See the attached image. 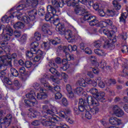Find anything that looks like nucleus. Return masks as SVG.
<instances>
[{"mask_svg": "<svg viewBox=\"0 0 128 128\" xmlns=\"http://www.w3.org/2000/svg\"><path fill=\"white\" fill-rule=\"evenodd\" d=\"M22 4L18 6H14L10 9L9 12L11 16H6L2 18V22L8 24L10 20H12L14 16H17L18 20L24 22L26 24L29 28H32L34 26L33 20H36V16L38 14V11L36 10H33L28 12V14L18 12L20 10H26L32 8H36L38 4V0H24L21 1Z\"/></svg>", "mask_w": 128, "mask_h": 128, "instance_id": "obj_1", "label": "nucleus"}, {"mask_svg": "<svg viewBox=\"0 0 128 128\" xmlns=\"http://www.w3.org/2000/svg\"><path fill=\"white\" fill-rule=\"evenodd\" d=\"M52 112V109L47 110V112L46 111L42 112V115L40 116V120L43 126H54V124H58L59 122H62V120L60 118L56 116V115L51 114Z\"/></svg>", "mask_w": 128, "mask_h": 128, "instance_id": "obj_2", "label": "nucleus"}, {"mask_svg": "<svg viewBox=\"0 0 128 128\" xmlns=\"http://www.w3.org/2000/svg\"><path fill=\"white\" fill-rule=\"evenodd\" d=\"M52 6L48 5L47 6L48 13L46 14L45 20L46 22L52 20L54 22L56 20L54 19V17L52 16V14L53 16H58V14H60L58 8L64 6V3L60 4L56 0H52Z\"/></svg>", "mask_w": 128, "mask_h": 128, "instance_id": "obj_3", "label": "nucleus"}, {"mask_svg": "<svg viewBox=\"0 0 128 128\" xmlns=\"http://www.w3.org/2000/svg\"><path fill=\"white\" fill-rule=\"evenodd\" d=\"M102 42H105L104 46L106 48H114V45L112 44H114L116 42V38H112L110 42H108V40L106 37H102L100 40L94 41L93 42V46H94V48H100L102 46ZM110 42L112 44H110Z\"/></svg>", "mask_w": 128, "mask_h": 128, "instance_id": "obj_4", "label": "nucleus"}, {"mask_svg": "<svg viewBox=\"0 0 128 128\" xmlns=\"http://www.w3.org/2000/svg\"><path fill=\"white\" fill-rule=\"evenodd\" d=\"M16 56V53H14L12 55L9 54L8 56H0V70H2V68H4L2 64L12 66V58L14 60Z\"/></svg>", "mask_w": 128, "mask_h": 128, "instance_id": "obj_5", "label": "nucleus"}, {"mask_svg": "<svg viewBox=\"0 0 128 128\" xmlns=\"http://www.w3.org/2000/svg\"><path fill=\"white\" fill-rule=\"evenodd\" d=\"M32 48L30 49V51H26V55L27 58H32L34 54H42V52L38 48V42H34L32 44Z\"/></svg>", "mask_w": 128, "mask_h": 128, "instance_id": "obj_6", "label": "nucleus"}, {"mask_svg": "<svg viewBox=\"0 0 128 128\" xmlns=\"http://www.w3.org/2000/svg\"><path fill=\"white\" fill-rule=\"evenodd\" d=\"M36 96V93L34 92H31L26 94V97L29 100H25L24 102L27 106L32 107L34 106L35 104H38V101L34 98Z\"/></svg>", "mask_w": 128, "mask_h": 128, "instance_id": "obj_7", "label": "nucleus"}, {"mask_svg": "<svg viewBox=\"0 0 128 128\" xmlns=\"http://www.w3.org/2000/svg\"><path fill=\"white\" fill-rule=\"evenodd\" d=\"M92 20L89 22V24L91 26H101V28L103 26L104 28H106V24H109V26L112 24V22L110 21V20H106V22L100 21L99 22L94 16Z\"/></svg>", "mask_w": 128, "mask_h": 128, "instance_id": "obj_8", "label": "nucleus"}, {"mask_svg": "<svg viewBox=\"0 0 128 128\" xmlns=\"http://www.w3.org/2000/svg\"><path fill=\"white\" fill-rule=\"evenodd\" d=\"M74 12L76 14H78L79 16H82V20L84 22H86V20H90L92 18H94V16H91L90 14L86 12V10L84 8H75Z\"/></svg>", "mask_w": 128, "mask_h": 128, "instance_id": "obj_9", "label": "nucleus"}, {"mask_svg": "<svg viewBox=\"0 0 128 128\" xmlns=\"http://www.w3.org/2000/svg\"><path fill=\"white\" fill-rule=\"evenodd\" d=\"M90 108V106L88 105L85 100L80 98L78 103V109L80 112H84V110H88Z\"/></svg>", "mask_w": 128, "mask_h": 128, "instance_id": "obj_10", "label": "nucleus"}, {"mask_svg": "<svg viewBox=\"0 0 128 128\" xmlns=\"http://www.w3.org/2000/svg\"><path fill=\"white\" fill-rule=\"evenodd\" d=\"M67 6H75V8H82V6H78V4H84V2H88V0H73V2H72L71 0H66Z\"/></svg>", "mask_w": 128, "mask_h": 128, "instance_id": "obj_11", "label": "nucleus"}, {"mask_svg": "<svg viewBox=\"0 0 128 128\" xmlns=\"http://www.w3.org/2000/svg\"><path fill=\"white\" fill-rule=\"evenodd\" d=\"M85 101L86 102L87 106H98L100 104L98 98L94 97L89 96Z\"/></svg>", "mask_w": 128, "mask_h": 128, "instance_id": "obj_12", "label": "nucleus"}, {"mask_svg": "<svg viewBox=\"0 0 128 128\" xmlns=\"http://www.w3.org/2000/svg\"><path fill=\"white\" fill-rule=\"evenodd\" d=\"M53 24L54 26H56V32H60L62 34L64 32V25L60 23V20L58 18H56V20L53 22Z\"/></svg>", "mask_w": 128, "mask_h": 128, "instance_id": "obj_13", "label": "nucleus"}, {"mask_svg": "<svg viewBox=\"0 0 128 128\" xmlns=\"http://www.w3.org/2000/svg\"><path fill=\"white\" fill-rule=\"evenodd\" d=\"M112 111L118 118H122L124 114V112L118 106H115L112 108Z\"/></svg>", "mask_w": 128, "mask_h": 128, "instance_id": "obj_14", "label": "nucleus"}, {"mask_svg": "<svg viewBox=\"0 0 128 128\" xmlns=\"http://www.w3.org/2000/svg\"><path fill=\"white\" fill-rule=\"evenodd\" d=\"M20 86H22L20 82L18 80H14L12 82L11 85L8 86V88L10 90H16L20 88Z\"/></svg>", "mask_w": 128, "mask_h": 128, "instance_id": "obj_15", "label": "nucleus"}, {"mask_svg": "<svg viewBox=\"0 0 128 128\" xmlns=\"http://www.w3.org/2000/svg\"><path fill=\"white\" fill-rule=\"evenodd\" d=\"M48 98V91L42 88L40 89V92L37 94L38 100H44Z\"/></svg>", "mask_w": 128, "mask_h": 128, "instance_id": "obj_16", "label": "nucleus"}, {"mask_svg": "<svg viewBox=\"0 0 128 128\" xmlns=\"http://www.w3.org/2000/svg\"><path fill=\"white\" fill-rule=\"evenodd\" d=\"M109 122L114 126L120 125L122 124V120L115 117L110 118L109 120Z\"/></svg>", "mask_w": 128, "mask_h": 128, "instance_id": "obj_17", "label": "nucleus"}, {"mask_svg": "<svg viewBox=\"0 0 128 128\" xmlns=\"http://www.w3.org/2000/svg\"><path fill=\"white\" fill-rule=\"evenodd\" d=\"M12 116L11 114H8L5 118L1 119L0 124H10V122L12 120Z\"/></svg>", "mask_w": 128, "mask_h": 128, "instance_id": "obj_18", "label": "nucleus"}, {"mask_svg": "<svg viewBox=\"0 0 128 128\" xmlns=\"http://www.w3.org/2000/svg\"><path fill=\"white\" fill-rule=\"evenodd\" d=\"M66 90L68 92V96L69 98H72L74 96V92H72V86L70 84H68L66 85Z\"/></svg>", "mask_w": 128, "mask_h": 128, "instance_id": "obj_19", "label": "nucleus"}, {"mask_svg": "<svg viewBox=\"0 0 128 128\" xmlns=\"http://www.w3.org/2000/svg\"><path fill=\"white\" fill-rule=\"evenodd\" d=\"M48 76L45 74L44 77L40 80V82L42 84H43L45 88H47L49 90H52V86H50V84L46 82V80H48Z\"/></svg>", "mask_w": 128, "mask_h": 128, "instance_id": "obj_20", "label": "nucleus"}, {"mask_svg": "<svg viewBox=\"0 0 128 128\" xmlns=\"http://www.w3.org/2000/svg\"><path fill=\"white\" fill-rule=\"evenodd\" d=\"M72 111L70 109H65L64 110H60L58 115L61 118H64V116H68V114H70Z\"/></svg>", "mask_w": 128, "mask_h": 128, "instance_id": "obj_21", "label": "nucleus"}, {"mask_svg": "<svg viewBox=\"0 0 128 128\" xmlns=\"http://www.w3.org/2000/svg\"><path fill=\"white\" fill-rule=\"evenodd\" d=\"M62 64L64 66L62 67H60L61 70H66L68 68H70V64L68 63L66 59H63L62 60Z\"/></svg>", "mask_w": 128, "mask_h": 128, "instance_id": "obj_22", "label": "nucleus"}, {"mask_svg": "<svg viewBox=\"0 0 128 128\" xmlns=\"http://www.w3.org/2000/svg\"><path fill=\"white\" fill-rule=\"evenodd\" d=\"M94 52L96 54L100 56H106V53L102 50L95 49Z\"/></svg>", "mask_w": 128, "mask_h": 128, "instance_id": "obj_23", "label": "nucleus"}, {"mask_svg": "<svg viewBox=\"0 0 128 128\" xmlns=\"http://www.w3.org/2000/svg\"><path fill=\"white\" fill-rule=\"evenodd\" d=\"M105 96H106V94L104 92H100L98 93V94L96 96V98L100 102H104L102 100H104V98Z\"/></svg>", "mask_w": 128, "mask_h": 128, "instance_id": "obj_24", "label": "nucleus"}, {"mask_svg": "<svg viewBox=\"0 0 128 128\" xmlns=\"http://www.w3.org/2000/svg\"><path fill=\"white\" fill-rule=\"evenodd\" d=\"M65 34L68 36V40H74V33L70 30H67L65 31Z\"/></svg>", "mask_w": 128, "mask_h": 128, "instance_id": "obj_25", "label": "nucleus"}, {"mask_svg": "<svg viewBox=\"0 0 128 128\" xmlns=\"http://www.w3.org/2000/svg\"><path fill=\"white\" fill-rule=\"evenodd\" d=\"M14 28L16 30H22L24 28V24L22 22H18L14 25Z\"/></svg>", "mask_w": 128, "mask_h": 128, "instance_id": "obj_26", "label": "nucleus"}, {"mask_svg": "<svg viewBox=\"0 0 128 128\" xmlns=\"http://www.w3.org/2000/svg\"><path fill=\"white\" fill-rule=\"evenodd\" d=\"M88 110H90L92 114H98V112H100V109H98V108L96 106H94V107L90 106V108Z\"/></svg>", "mask_w": 128, "mask_h": 128, "instance_id": "obj_27", "label": "nucleus"}, {"mask_svg": "<svg viewBox=\"0 0 128 128\" xmlns=\"http://www.w3.org/2000/svg\"><path fill=\"white\" fill-rule=\"evenodd\" d=\"M126 18H128V13H122L120 18V22H123V24H126Z\"/></svg>", "mask_w": 128, "mask_h": 128, "instance_id": "obj_28", "label": "nucleus"}, {"mask_svg": "<svg viewBox=\"0 0 128 128\" xmlns=\"http://www.w3.org/2000/svg\"><path fill=\"white\" fill-rule=\"evenodd\" d=\"M50 80L56 84H60V82H62V80L56 77V76H50Z\"/></svg>", "mask_w": 128, "mask_h": 128, "instance_id": "obj_29", "label": "nucleus"}, {"mask_svg": "<svg viewBox=\"0 0 128 128\" xmlns=\"http://www.w3.org/2000/svg\"><path fill=\"white\" fill-rule=\"evenodd\" d=\"M42 30L44 32V34H52L50 33V31L48 30V25L46 24H44L42 26Z\"/></svg>", "mask_w": 128, "mask_h": 128, "instance_id": "obj_30", "label": "nucleus"}, {"mask_svg": "<svg viewBox=\"0 0 128 128\" xmlns=\"http://www.w3.org/2000/svg\"><path fill=\"white\" fill-rule=\"evenodd\" d=\"M36 54V56L34 58V59L33 60V62H40V60L42 58V54H44V52H42V54Z\"/></svg>", "mask_w": 128, "mask_h": 128, "instance_id": "obj_31", "label": "nucleus"}, {"mask_svg": "<svg viewBox=\"0 0 128 128\" xmlns=\"http://www.w3.org/2000/svg\"><path fill=\"white\" fill-rule=\"evenodd\" d=\"M90 60L93 66H98V62H96V58L94 56H91L90 57Z\"/></svg>", "mask_w": 128, "mask_h": 128, "instance_id": "obj_32", "label": "nucleus"}, {"mask_svg": "<svg viewBox=\"0 0 128 128\" xmlns=\"http://www.w3.org/2000/svg\"><path fill=\"white\" fill-rule=\"evenodd\" d=\"M112 4L114 6L115 10H120V8H122V6H120V4H118V2L116 0H114L113 1Z\"/></svg>", "mask_w": 128, "mask_h": 128, "instance_id": "obj_33", "label": "nucleus"}, {"mask_svg": "<svg viewBox=\"0 0 128 128\" xmlns=\"http://www.w3.org/2000/svg\"><path fill=\"white\" fill-rule=\"evenodd\" d=\"M89 92L94 96H96V94L98 93V90L96 88H92L90 90Z\"/></svg>", "mask_w": 128, "mask_h": 128, "instance_id": "obj_34", "label": "nucleus"}, {"mask_svg": "<svg viewBox=\"0 0 128 128\" xmlns=\"http://www.w3.org/2000/svg\"><path fill=\"white\" fill-rule=\"evenodd\" d=\"M50 72L57 76H60V72H58V70H56V68H51L50 69Z\"/></svg>", "mask_w": 128, "mask_h": 128, "instance_id": "obj_35", "label": "nucleus"}, {"mask_svg": "<svg viewBox=\"0 0 128 128\" xmlns=\"http://www.w3.org/2000/svg\"><path fill=\"white\" fill-rule=\"evenodd\" d=\"M29 114L31 118H36L37 116H40V112H38V111H34L33 112L29 113Z\"/></svg>", "mask_w": 128, "mask_h": 128, "instance_id": "obj_36", "label": "nucleus"}, {"mask_svg": "<svg viewBox=\"0 0 128 128\" xmlns=\"http://www.w3.org/2000/svg\"><path fill=\"white\" fill-rule=\"evenodd\" d=\"M74 92L77 94H83L84 92V88L82 87H78L74 90Z\"/></svg>", "mask_w": 128, "mask_h": 128, "instance_id": "obj_37", "label": "nucleus"}, {"mask_svg": "<svg viewBox=\"0 0 128 128\" xmlns=\"http://www.w3.org/2000/svg\"><path fill=\"white\" fill-rule=\"evenodd\" d=\"M65 54H66V59L65 58V60H66L67 62L68 60H73L74 58L73 55H70V53L66 52H65Z\"/></svg>", "mask_w": 128, "mask_h": 128, "instance_id": "obj_38", "label": "nucleus"}, {"mask_svg": "<svg viewBox=\"0 0 128 128\" xmlns=\"http://www.w3.org/2000/svg\"><path fill=\"white\" fill-rule=\"evenodd\" d=\"M78 84L80 86H83L84 88L86 86V80H84V78L80 79L78 81Z\"/></svg>", "mask_w": 128, "mask_h": 128, "instance_id": "obj_39", "label": "nucleus"}, {"mask_svg": "<svg viewBox=\"0 0 128 128\" xmlns=\"http://www.w3.org/2000/svg\"><path fill=\"white\" fill-rule=\"evenodd\" d=\"M61 50H64V52H66V50H68V47L66 46H62V45H60L58 46L57 51L58 52H60Z\"/></svg>", "mask_w": 128, "mask_h": 128, "instance_id": "obj_40", "label": "nucleus"}, {"mask_svg": "<svg viewBox=\"0 0 128 128\" xmlns=\"http://www.w3.org/2000/svg\"><path fill=\"white\" fill-rule=\"evenodd\" d=\"M34 38H35L36 40H40L42 34L39 32H36L34 34Z\"/></svg>", "mask_w": 128, "mask_h": 128, "instance_id": "obj_41", "label": "nucleus"}, {"mask_svg": "<svg viewBox=\"0 0 128 128\" xmlns=\"http://www.w3.org/2000/svg\"><path fill=\"white\" fill-rule=\"evenodd\" d=\"M60 76H61L62 78L64 80L65 82H68V74L64 72H62L61 74H60Z\"/></svg>", "mask_w": 128, "mask_h": 128, "instance_id": "obj_42", "label": "nucleus"}, {"mask_svg": "<svg viewBox=\"0 0 128 128\" xmlns=\"http://www.w3.org/2000/svg\"><path fill=\"white\" fill-rule=\"evenodd\" d=\"M42 46L46 50H48L50 48V44L49 42H44L42 44Z\"/></svg>", "mask_w": 128, "mask_h": 128, "instance_id": "obj_43", "label": "nucleus"}, {"mask_svg": "<svg viewBox=\"0 0 128 128\" xmlns=\"http://www.w3.org/2000/svg\"><path fill=\"white\" fill-rule=\"evenodd\" d=\"M103 32L104 34H105L106 36H112V32L110 31L108 28L104 29Z\"/></svg>", "mask_w": 128, "mask_h": 128, "instance_id": "obj_44", "label": "nucleus"}, {"mask_svg": "<svg viewBox=\"0 0 128 128\" xmlns=\"http://www.w3.org/2000/svg\"><path fill=\"white\" fill-rule=\"evenodd\" d=\"M10 72H11L12 74L14 76H18V70H16V68H11Z\"/></svg>", "mask_w": 128, "mask_h": 128, "instance_id": "obj_45", "label": "nucleus"}, {"mask_svg": "<svg viewBox=\"0 0 128 128\" xmlns=\"http://www.w3.org/2000/svg\"><path fill=\"white\" fill-rule=\"evenodd\" d=\"M61 102L62 106H68V101L64 98H62Z\"/></svg>", "mask_w": 128, "mask_h": 128, "instance_id": "obj_46", "label": "nucleus"}, {"mask_svg": "<svg viewBox=\"0 0 128 128\" xmlns=\"http://www.w3.org/2000/svg\"><path fill=\"white\" fill-rule=\"evenodd\" d=\"M50 42H51L52 44H54V46H56V44H58L60 42V40L58 38H55L54 40H50Z\"/></svg>", "mask_w": 128, "mask_h": 128, "instance_id": "obj_47", "label": "nucleus"}, {"mask_svg": "<svg viewBox=\"0 0 128 128\" xmlns=\"http://www.w3.org/2000/svg\"><path fill=\"white\" fill-rule=\"evenodd\" d=\"M68 50L69 52H72V50H74L75 52V50H78V46L76 45H74L72 46V45H68Z\"/></svg>", "mask_w": 128, "mask_h": 128, "instance_id": "obj_48", "label": "nucleus"}, {"mask_svg": "<svg viewBox=\"0 0 128 128\" xmlns=\"http://www.w3.org/2000/svg\"><path fill=\"white\" fill-rule=\"evenodd\" d=\"M4 67L1 68V70H2L1 72H0V78H4V76H6V72H4V70H6L4 69V64H2Z\"/></svg>", "mask_w": 128, "mask_h": 128, "instance_id": "obj_49", "label": "nucleus"}, {"mask_svg": "<svg viewBox=\"0 0 128 128\" xmlns=\"http://www.w3.org/2000/svg\"><path fill=\"white\" fill-rule=\"evenodd\" d=\"M85 116L86 118H88V120H90L92 118V114H90V112L88 110H86L85 114Z\"/></svg>", "mask_w": 128, "mask_h": 128, "instance_id": "obj_50", "label": "nucleus"}, {"mask_svg": "<svg viewBox=\"0 0 128 128\" xmlns=\"http://www.w3.org/2000/svg\"><path fill=\"white\" fill-rule=\"evenodd\" d=\"M116 12L113 10H108L106 13V14L108 16H114Z\"/></svg>", "mask_w": 128, "mask_h": 128, "instance_id": "obj_51", "label": "nucleus"}, {"mask_svg": "<svg viewBox=\"0 0 128 128\" xmlns=\"http://www.w3.org/2000/svg\"><path fill=\"white\" fill-rule=\"evenodd\" d=\"M56 128H70V126L68 124L64 123H60V126H56Z\"/></svg>", "mask_w": 128, "mask_h": 128, "instance_id": "obj_52", "label": "nucleus"}, {"mask_svg": "<svg viewBox=\"0 0 128 128\" xmlns=\"http://www.w3.org/2000/svg\"><path fill=\"white\" fill-rule=\"evenodd\" d=\"M4 82L5 84H8V86H10L12 84V82L8 78H4Z\"/></svg>", "mask_w": 128, "mask_h": 128, "instance_id": "obj_53", "label": "nucleus"}, {"mask_svg": "<svg viewBox=\"0 0 128 128\" xmlns=\"http://www.w3.org/2000/svg\"><path fill=\"white\" fill-rule=\"evenodd\" d=\"M51 88H52V90H50L52 91V90H54L55 92H60V88L58 86H54V88L52 87Z\"/></svg>", "mask_w": 128, "mask_h": 128, "instance_id": "obj_54", "label": "nucleus"}, {"mask_svg": "<svg viewBox=\"0 0 128 128\" xmlns=\"http://www.w3.org/2000/svg\"><path fill=\"white\" fill-rule=\"evenodd\" d=\"M62 94L60 92H57L55 94V98L56 100H60L62 98Z\"/></svg>", "mask_w": 128, "mask_h": 128, "instance_id": "obj_55", "label": "nucleus"}, {"mask_svg": "<svg viewBox=\"0 0 128 128\" xmlns=\"http://www.w3.org/2000/svg\"><path fill=\"white\" fill-rule=\"evenodd\" d=\"M15 38H20L22 36V34L20 31L16 30L14 32V34Z\"/></svg>", "mask_w": 128, "mask_h": 128, "instance_id": "obj_56", "label": "nucleus"}, {"mask_svg": "<svg viewBox=\"0 0 128 128\" xmlns=\"http://www.w3.org/2000/svg\"><path fill=\"white\" fill-rule=\"evenodd\" d=\"M44 14H46V12H44V8H40L38 10V14L40 16H44Z\"/></svg>", "mask_w": 128, "mask_h": 128, "instance_id": "obj_57", "label": "nucleus"}, {"mask_svg": "<svg viewBox=\"0 0 128 128\" xmlns=\"http://www.w3.org/2000/svg\"><path fill=\"white\" fill-rule=\"evenodd\" d=\"M32 64V62L30 61H27L25 62V66L27 68H31Z\"/></svg>", "mask_w": 128, "mask_h": 128, "instance_id": "obj_58", "label": "nucleus"}, {"mask_svg": "<svg viewBox=\"0 0 128 128\" xmlns=\"http://www.w3.org/2000/svg\"><path fill=\"white\" fill-rule=\"evenodd\" d=\"M84 50H85L86 54H92V50L89 48H86Z\"/></svg>", "mask_w": 128, "mask_h": 128, "instance_id": "obj_59", "label": "nucleus"}, {"mask_svg": "<svg viewBox=\"0 0 128 128\" xmlns=\"http://www.w3.org/2000/svg\"><path fill=\"white\" fill-rule=\"evenodd\" d=\"M66 120L67 122H68V124H70L74 122V120L72 118H67Z\"/></svg>", "mask_w": 128, "mask_h": 128, "instance_id": "obj_60", "label": "nucleus"}, {"mask_svg": "<svg viewBox=\"0 0 128 128\" xmlns=\"http://www.w3.org/2000/svg\"><path fill=\"white\" fill-rule=\"evenodd\" d=\"M98 14L100 16H106V13L104 12V10H98Z\"/></svg>", "mask_w": 128, "mask_h": 128, "instance_id": "obj_61", "label": "nucleus"}, {"mask_svg": "<svg viewBox=\"0 0 128 128\" xmlns=\"http://www.w3.org/2000/svg\"><path fill=\"white\" fill-rule=\"evenodd\" d=\"M100 8V5L98 3H95L93 4V8L95 10H98Z\"/></svg>", "mask_w": 128, "mask_h": 128, "instance_id": "obj_62", "label": "nucleus"}, {"mask_svg": "<svg viewBox=\"0 0 128 128\" xmlns=\"http://www.w3.org/2000/svg\"><path fill=\"white\" fill-rule=\"evenodd\" d=\"M92 70L95 74H98V72H100V70H98L97 68H92Z\"/></svg>", "mask_w": 128, "mask_h": 128, "instance_id": "obj_63", "label": "nucleus"}, {"mask_svg": "<svg viewBox=\"0 0 128 128\" xmlns=\"http://www.w3.org/2000/svg\"><path fill=\"white\" fill-rule=\"evenodd\" d=\"M33 86L34 88H35V90H39L40 89V84H38V83H34V84H33Z\"/></svg>", "mask_w": 128, "mask_h": 128, "instance_id": "obj_64", "label": "nucleus"}]
</instances>
